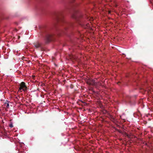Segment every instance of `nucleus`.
<instances>
[{
  "label": "nucleus",
  "instance_id": "f257e3e1",
  "mask_svg": "<svg viewBox=\"0 0 153 153\" xmlns=\"http://www.w3.org/2000/svg\"><path fill=\"white\" fill-rule=\"evenodd\" d=\"M27 87L25 85V83L24 82H22L20 85V87L19 88V91L21 92L22 90L25 91H26Z\"/></svg>",
  "mask_w": 153,
  "mask_h": 153
},
{
  "label": "nucleus",
  "instance_id": "f03ea898",
  "mask_svg": "<svg viewBox=\"0 0 153 153\" xmlns=\"http://www.w3.org/2000/svg\"><path fill=\"white\" fill-rule=\"evenodd\" d=\"M4 105L7 108H8L9 107V102L7 100L4 103Z\"/></svg>",
  "mask_w": 153,
  "mask_h": 153
},
{
  "label": "nucleus",
  "instance_id": "7ed1b4c3",
  "mask_svg": "<svg viewBox=\"0 0 153 153\" xmlns=\"http://www.w3.org/2000/svg\"><path fill=\"white\" fill-rule=\"evenodd\" d=\"M40 46V45L39 43L37 44L36 45H35V47L36 48H39Z\"/></svg>",
  "mask_w": 153,
  "mask_h": 153
},
{
  "label": "nucleus",
  "instance_id": "20e7f679",
  "mask_svg": "<svg viewBox=\"0 0 153 153\" xmlns=\"http://www.w3.org/2000/svg\"><path fill=\"white\" fill-rule=\"evenodd\" d=\"M10 127H13V124H10Z\"/></svg>",
  "mask_w": 153,
  "mask_h": 153
}]
</instances>
